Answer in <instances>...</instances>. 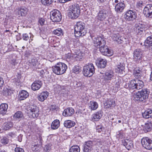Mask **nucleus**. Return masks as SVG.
Listing matches in <instances>:
<instances>
[{"label": "nucleus", "mask_w": 152, "mask_h": 152, "mask_svg": "<svg viewBox=\"0 0 152 152\" xmlns=\"http://www.w3.org/2000/svg\"><path fill=\"white\" fill-rule=\"evenodd\" d=\"M136 31L137 34L140 35L145 32L146 29V26L144 24L139 23L136 25Z\"/></svg>", "instance_id": "obj_15"}, {"label": "nucleus", "mask_w": 152, "mask_h": 152, "mask_svg": "<svg viewBox=\"0 0 152 152\" xmlns=\"http://www.w3.org/2000/svg\"><path fill=\"white\" fill-rule=\"evenodd\" d=\"M143 13L146 17L152 18V4L146 5L143 10Z\"/></svg>", "instance_id": "obj_11"}, {"label": "nucleus", "mask_w": 152, "mask_h": 152, "mask_svg": "<svg viewBox=\"0 0 152 152\" xmlns=\"http://www.w3.org/2000/svg\"><path fill=\"white\" fill-rule=\"evenodd\" d=\"M115 101L113 99H108L105 102L104 105L106 108H109L112 105H114L115 104Z\"/></svg>", "instance_id": "obj_38"}, {"label": "nucleus", "mask_w": 152, "mask_h": 152, "mask_svg": "<svg viewBox=\"0 0 152 152\" xmlns=\"http://www.w3.org/2000/svg\"><path fill=\"white\" fill-rule=\"evenodd\" d=\"M124 17L126 21H132L136 19V15L135 12L129 10L126 12Z\"/></svg>", "instance_id": "obj_7"}, {"label": "nucleus", "mask_w": 152, "mask_h": 152, "mask_svg": "<svg viewBox=\"0 0 152 152\" xmlns=\"http://www.w3.org/2000/svg\"><path fill=\"white\" fill-rule=\"evenodd\" d=\"M145 46L148 47L152 46V36L148 37L145 42Z\"/></svg>", "instance_id": "obj_37"}, {"label": "nucleus", "mask_w": 152, "mask_h": 152, "mask_svg": "<svg viewBox=\"0 0 152 152\" xmlns=\"http://www.w3.org/2000/svg\"><path fill=\"white\" fill-rule=\"evenodd\" d=\"M98 1L100 3H103L105 2L106 0H98Z\"/></svg>", "instance_id": "obj_61"}, {"label": "nucleus", "mask_w": 152, "mask_h": 152, "mask_svg": "<svg viewBox=\"0 0 152 152\" xmlns=\"http://www.w3.org/2000/svg\"><path fill=\"white\" fill-rule=\"evenodd\" d=\"M125 7V4L123 2H119L115 6V11L118 13L122 12Z\"/></svg>", "instance_id": "obj_19"}, {"label": "nucleus", "mask_w": 152, "mask_h": 152, "mask_svg": "<svg viewBox=\"0 0 152 152\" xmlns=\"http://www.w3.org/2000/svg\"><path fill=\"white\" fill-rule=\"evenodd\" d=\"M30 34L31 35L30 36V38L31 40L32 41L33 40L32 38H33V35L32 34H31V33H30Z\"/></svg>", "instance_id": "obj_62"}, {"label": "nucleus", "mask_w": 152, "mask_h": 152, "mask_svg": "<svg viewBox=\"0 0 152 152\" xmlns=\"http://www.w3.org/2000/svg\"><path fill=\"white\" fill-rule=\"evenodd\" d=\"M8 106L6 103H2L0 105V113L2 114H5L8 109Z\"/></svg>", "instance_id": "obj_29"}, {"label": "nucleus", "mask_w": 152, "mask_h": 152, "mask_svg": "<svg viewBox=\"0 0 152 152\" xmlns=\"http://www.w3.org/2000/svg\"><path fill=\"white\" fill-rule=\"evenodd\" d=\"M37 60L36 59H32L29 60V62L31 66H34L37 64Z\"/></svg>", "instance_id": "obj_49"}, {"label": "nucleus", "mask_w": 152, "mask_h": 152, "mask_svg": "<svg viewBox=\"0 0 152 152\" xmlns=\"http://www.w3.org/2000/svg\"><path fill=\"white\" fill-rule=\"evenodd\" d=\"M54 0H41L42 4L44 5H49L53 2Z\"/></svg>", "instance_id": "obj_47"}, {"label": "nucleus", "mask_w": 152, "mask_h": 152, "mask_svg": "<svg viewBox=\"0 0 152 152\" xmlns=\"http://www.w3.org/2000/svg\"><path fill=\"white\" fill-rule=\"evenodd\" d=\"M15 152H24L23 150L20 148H15Z\"/></svg>", "instance_id": "obj_53"}, {"label": "nucleus", "mask_w": 152, "mask_h": 152, "mask_svg": "<svg viewBox=\"0 0 152 152\" xmlns=\"http://www.w3.org/2000/svg\"><path fill=\"white\" fill-rule=\"evenodd\" d=\"M96 129L98 132H101L102 131H104V127L101 125L97 126L96 127Z\"/></svg>", "instance_id": "obj_51"}, {"label": "nucleus", "mask_w": 152, "mask_h": 152, "mask_svg": "<svg viewBox=\"0 0 152 152\" xmlns=\"http://www.w3.org/2000/svg\"><path fill=\"white\" fill-rule=\"evenodd\" d=\"M42 84V83L41 81H35L32 84L31 88L33 91L37 90L41 88Z\"/></svg>", "instance_id": "obj_23"}, {"label": "nucleus", "mask_w": 152, "mask_h": 152, "mask_svg": "<svg viewBox=\"0 0 152 152\" xmlns=\"http://www.w3.org/2000/svg\"><path fill=\"white\" fill-rule=\"evenodd\" d=\"M4 83V81L3 78L1 77H0V87L3 85Z\"/></svg>", "instance_id": "obj_57"}, {"label": "nucleus", "mask_w": 152, "mask_h": 152, "mask_svg": "<svg viewBox=\"0 0 152 152\" xmlns=\"http://www.w3.org/2000/svg\"><path fill=\"white\" fill-rule=\"evenodd\" d=\"M107 63V61L105 59L99 58L96 63V64L99 68H104L105 67Z\"/></svg>", "instance_id": "obj_25"}, {"label": "nucleus", "mask_w": 152, "mask_h": 152, "mask_svg": "<svg viewBox=\"0 0 152 152\" xmlns=\"http://www.w3.org/2000/svg\"><path fill=\"white\" fill-rule=\"evenodd\" d=\"M23 116L22 113L20 111L17 112L14 115V117L16 119H20Z\"/></svg>", "instance_id": "obj_46"}, {"label": "nucleus", "mask_w": 152, "mask_h": 152, "mask_svg": "<svg viewBox=\"0 0 152 152\" xmlns=\"http://www.w3.org/2000/svg\"><path fill=\"white\" fill-rule=\"evenodd\" d=\"M50 17L51 20L53 22H59L62 18L60 12L56 10H54L50 12Z\"/></svg>", "instance_id": "obj_6"}, {"label": "nucleus", "mask_w": 152, "mask_h": 152, "mask_svg": "<svg viewBox=\"0 0 152 152\" xmlns=\"http://www.w3.org/2000/svg\"><path fill=\"white\" fill-rule=\"evenodd\" d=\"M99 50L102 53L107 56H110L113 54V51L109 50L107 46H101L99 48Z\"/></svg>", "instance_id": "obj_13"}, {"label": "nucleus", "mask_w": 152, "mask_h": 152, "mask_svg": "<svg viewBox=\"0 0 152 152\" xmlns=\"http://www.w3.org/2000/svg\"><path fill=\"white\" fill-rule=\"evenodd\" d=\"M74 109L72 107L68 108L65 109L63 112V115L65 117L70 116L74 114Z\"/></svg>", "instance_id": "obj_24"}, {"label": "nucleus", "mask_w": 152, "mask_h": 152, "mask_svg": "<svg viewBox=\"0 0 152 152\" xmlns=\"http://www.w3.org/2000/svg\"><path fill=\"white\" fill-rule=\"evenodd\" d=\"M39 143L38 144L37 143V144H36L35 145H34V147L35 146H37L38 145H41L42 144V137L41 136H40L39 137Z\"/></svg>", "instance_id": "obj_55"}, {"label": "nucleus", "mask_w": 152, "mask_h": 152, "mask_svg": "<svg viewBox=\"0 0 152 152\" xmlns=\"http://www.w3.org/2000/svg\"><path fill=\"white\" fill-rule=\"evenodd\" d=\"M143 117L145 118H148L152 117V110L148 109L142 113Z\"/></svg>", "instance_id": "obj_31"}, {"label": "nucleus", "mask_w": 152, "mask_h": 152, "mask_svg": "<svg viewBox=\"0 0 152 152\" xmlns=\"http://www.w3.org/2000/svg\"><path fill=\"white\" fill-rule=\"evenodd\" d=\"M13 126L12 123L11 122L4 123L2 126L3 129L5 130H8Z\"/></svg>", "instance_id": "obj_35"}, {"label": "nucleus", "mask_w": 152, "mask_h": 152, "mask_svg": "<svg viewBox=\"0 0 152 152\" xmlns=\"http://www.w3.org/2000/svg\"><path fill=\"white\" fill-rule=\"evenodd\" d=\"M59 126V121L58 120H56L52 122L51 125V127L53 129H58Z\"/></svg>", "instance_id": "obj_36"}, {"label": "nucleus", "mask_w": 152, "mask_h": 152, "mask_svg": "<svg viewBox=\"0 0 152 152\" xmlns=\"http://www.w3.org/2000/svg\"><path fill=\"white\" fill-rule=\"evenodd\" d=\"M83 53H81L80 52L78 51L76 53L74 54L75 59L77 60L81 59L83 56Z\"/></svg>", "instance_id": "obj_43"}, {"label": "nucleus", "mask_w": 152, "mask_h": 152, "mask_svg": "<svg viewBox=\"0 0 152 152\" xmlns=\"http://www.w3.org/2000/svg\"><path fill=\"white\" fill-rule=\"evenodd\" d=\"M86 33L85 24L82 22H77L75 27V35L76 37L83 36Z\"/></svg>", "instance_id": "obj_1"}, {"label": "nucleus", "mask_w": 152, "mask_h": 152, "mask_svg": "<svg viewBox=\"0 0 152 152\" xmlns=\"http://www.w3.org/2000/svg\"><path fill=\"white\" fill-rule=\"evenodd\" d=\"M122 143L128 150L133 147L132 141L128 139H126L122 140Z\"/></svg>", "instance_id": "obj_22"}, {"label": "nucleus", "mask_w": 152, "mask_h": 152, "mask_svg": "<svg viewBox=\"0 0 152 152\" xmlns=\"http://www.w3.org/2000/svg\"><path fill=\"white\" fill-rule=\"evenodd\" d=\"M115 3H118L119 2H121V0H112Z\"/></svg>", "instance_id": "obj_60"}, {"label": "nucleus", "mask_w": 152, "mask_h": 152, "mask_svg": "<svg viewBox=\"0 0 152 152\" xmlns=\"http://www.w3.org/2000/svg\"><path fill=\"white\" fill-rule=\"evenodd\" d=\"M94 67L92 63L86 64L83 67V73L85 76L90 77L94 74Z\"/></svg>", "instance_id": "obj_5"}, {"label": "nucleus", "mask_w": 152, "mask_h": 152, "mask_svg": "<svg viewBox=\"0 0 152 152\" xmlns=\"http://www.w3.org/2000/svg\"><path fill=\"white\" fill-rule=\"evenodd\" d=\"M49 95V93L47 91L42 92L38 95V99L41 102H43L47 98Z\"/></svg>", "instance_id": "obj_20"}, {"label": "nucleus", "mask_w": 152, "mask_h": 152, "mask_svg": "<svg viewBox=\"0 0 152 152\" xmlns=\"http://www.w3.org/2000/svg\"><path fill=\"white\" fill-rule=\"evenodd\" d=\"M94 45L96 47L99 48L101 46H104L106 42L101 37H94L93 38Z\"/></svg>", "instance_id": "obj_10"}, {"label": "nucleus", "mask_w": 152, "mask_h": 152, "mask_svg": "<svg viewBox=\"0 0 152 152\" xmlns=\"http://www.w3.org/2000/svg\"><path fill=\"white\" fill-rule=\"evenodd\" d=\"M135 80H132L128 84L125 85L126 88H128L130 91L137 89L136 83Z\"/></svg>", "instance_id": "obj_16"}, {"label": "nucleus", "mask_w": 152, "mask_h": 152, "mask_svg": "<svg viewBox=\"0 0 152 152\" xmlns=\"http://www.w3.org/2000/svg\"><path fill=\"white\" fill-rule=\"evenodd\" d=\"M80 151V148L77 145L72 146L69 150V152H79Z\"/></svg>", "instance_id": "obj_42"}, {"label": "nucleus", "mask_w": 152, "mask_h": 152, "mask_svg": "<svg viewBox=\"0 0 152 152\" xmlns=\"http://www.w3.org/2000/svg\"><path fill=\"white\" fill-rule=\"evenodd\" d=\"M136 83V86L137 87V89H140L144 86V84L143 82L141 80L136 79L135 80Z\"/></svg>", "instance_id": "obj_40"}, {"label": "nucleus", "mask_w": 152, "mask_h": 152, "mask_svg": "<svg viewBox=\"0 0 152 152\" xmlns=\"http://www.w3.org/2000/svg\"><path fill=\"white\" fill-rule=\"evenodd\" d=\"M80 9L78 4L72 5L68 12V15L70 18L75 19L79 16L80 14Z\"/></svg>", "instance_id": "obj_4"}, {"label": "nucleus", "mask_w": 152, "mask_h": 152, "mask_svg": "<svg viewBox=\"0 0 152 152\" xmlns=\"http://www.w3.org/2000/svg\"><path fill=\"white\" fill-rule=\"evenodd\" d=\"M141 69L140 68L137 67L134 70L133 75L135 77L139 78L141 75Z\"/></svg>", "instance_id": "obj_32"}, {"label": "nucleus", "mask_w": 152, "mask_h": 152, "mask_svg": "<svg viewBox=\"0 0 152 152\" xmlns=\"http://www.w3.org/2000/svg\"><path fill=\"white\" fill-rule=\"evenodd\" d=\"M107 11L104 7L101 8L99 11L97 18L100 21H103L107 17Z\"/></svg>", "instance_id": "obj_12"}, {"label": "nucleus", "mask_w": 152, "mask_h": 152, "mask_svg": "<svg viewBox=\"0 0 152 152\" xmlns=\"http://www.w3.org/2000/svg\"><path fill=\"white\" fill-rule=\"evenodd\" d=\"M150 79L152 81V71L151 72V75H150Z\"/></svg>", "instance_id": "obj_64"}, {"label": "nucleus", "mask_w": 152, "mask_h": 152, "mask_svg": "<svg viewBox=\"0 0 152 152\" xmlns=\"http://www.w3.org/2000/svg\"><path fill=\"white\" fill-rule=\"evenodd\" d=\"M88 106L89 108L91 110H95L98 107V103L94 101H91L88 104Z\"/></svg>", "instance_id": "obj_33"}, {"label": "nucleus", "mask_w": 152, "mask_h": 152, "mask_svg": "<svg viewBox=\"0 0 152 152\" xmlns=\"http://www.w3.org/2000/svg\"><path fill=\"white\" fill-rule=\"evenodd\" d=\"M142 54V51L139 48L135 50L133 53L134 60L137 61H138L141 60Z\"/></svg>", "instance_id": "obj_14"}, {"label": "nucleus", "mask_w": 152, "mask_h": 152, "mask_svg": "<svg viewBox=\"0 0 152 152\" xmlns=\"http://www.w3.org/2000/svg\"><path fill=\"white\" fill-rule=\"evenodd\" d=\"M5 91L6 92L5 94L6 95H9V92L10 91L8 89H6L5 90Z\"/></svg>", "instance_id": "obj_59"}, {"label": "nucleus", "mask_w": 152, "mask_h": 152, "mask_svg": "<svg viewBox=\"0 0 152 152\" xmlns=\"http://www.w3.org/2000/svg\"><path fill=\"white\" fill-rule=\"evenodd\" d=\"M152 129V125L150 123L145 124L144 129L145 132L150 131Z\"/></svg>", "instance_id": "obj_39"}, {"label": "nucleus", "mask_w": 152, "mask_h": 152, "mask_svg": "<svg viewBox=\"0 0 152 152\" xmlns=\"http://www.w3.org/2000/svg\"><path fill=\"white\" fill-rule=\"evenodd\" d=\"M137 6L138 7H142V2H139L137 3Z\"/></svg>", "instance_id": "obj_58"}, {"label": "nucleus", "mask_w": 152, "mask_h": 152, "mask_svg": "<svg viewBox=\"0 0 152 152\" xmlns=\"http://www.w3.org/2000/svg\"><path fill=\"white\" fill-rule=\"evenodd\" d=\"M28 111L29 114L34 118L37 117L39 114V109L38 108L33 105L30 106Z\"/></svg>", "instance_id": "obj_8"}, {"label": "nucleus", "mask_w": 152, "mask_h": 152, "mask_svg": "<svg viewBox=\"0 0 152 152\" xmlns=\"http://www.w3.org/2000/svg\"><path fill=\"white\" fill-rule=\"evenodd\" d=\"M50 149V146L49 145H45L44 149L47 151H49Z\"/></svg>", "instance_id": "obj_56"}, {"label": "nucleus", "mask_w": 152, "mask_h": 152, "mask_svg": "<svg viewBox=\"0 0 152 152\" xmlns=\"http://www.w3.org/2000/svg\"><path fill=\"white\" fill-rule=\"evenodd\" d=\"M114 75V72L112 71H109L106 72L104 76V80H110L113 77Z\"/></svg>", "instance_id": "obj_26"}, {"label": "nucleus", "mask_w": 152, "mask_h": 152, "mask_svg": "<svg viewBox=\"0 0 152 152\" xmlns=\"http://www.w3.org/2000/svg\"><path fill=\"white\" fill-rule=\"evenodd\" d=\"M102 114L101 111H99L93 114L91 116V120L93 121H97L102 117Z\"/></svg>", "instance_id": "obj_21"}, {"label": "nucleus", "mask_w": 152, "mask_h": 152, "mask_svg": "<svg viewBox=\"0 0 152 152\" xmlns=\"http://www.w3.org/2000/svg\"><path fill=\"white\" fill-rule=\"evenodd\" d=\"M124 63H119L115 67V71L116 72L120 74H123L124 72Z\"/></svg>", "instance_id": "obj_17"}, {"label": "nucleus", "mask_w": 152, "mask_h": 152, "mask_svg": "<svg viewBox=\"0 0 152 152\" xmlns=\"http://www.w3.org/2000/svg\"><path fill=\"white\" fill-rule=\"evenodd\" d=\"M149 93V92L147 89H143L140 91L133 94V99L135 101H143L148 98Z\"/></svg>", "instance_id": "obj_2"}, {"label": "nucleus", "mask_w": 152, "mask_h": 152, "mask_svg": "<svg viewBox=\"0 0 152 152\" xmlns=\"http://www.w3.org/2000/svg\"><path fill=\"white\" fill-rule=\"evenodd\" d=\"M67 67L64 63L59 62L55 66H52L54 73L57 75H62L65 72Z\"/></svg>", "instance_id": "obj_3"}, {"label": "nucleus", "mask_w": 152, "mask_h": 152, "mask_svg": "<svg viewBox=\"0 0 152 152\" xmlns=\"http://www.w3.org/2000/svg\"><path fill=\"white\" fill-rule=\"evenodd\" d=\"M53 33L58 36H61L63 35L64 32L61 28H58L53 31Z\"/></svg>", "instance_id": "obj_41"}, {"label": "nucleus", "mask_w": 152, "mask_h": 152, "mask_svg": "<svg viewBox=\"0 0 152 152\" xmlns=\"http://www.w3.org/2000/svg\"><path fill=\"white\" fill-rule=\"evenodd\" d=\"M23 39L26 41L27 40L29 39V37L26 34H23Z\"/></svg>", "instance_id": "obj_54"}, {"label": "nucleus", "mask_w": 152, "mask_h": 152, "mask_svg": "<svg viewBox=\"0 0 152 152\" xmlns=\"http://www.w3.org/2000/svg\"><path fill=\"white\" fill-rule=\"evenodd\" d=\"M80 69L78 66H75L73 69V72L76 74H78L80 71Z\"/></svg>", "instance_id": "obj_48"}, {"label": "nucleus", "mask_w": 152, "mask_h": 152, "mask_svg": "<svg viewBox=\"0 0 152 152\" xmlns=\"http://www.w3.org/2000/svg\"><path fill=\"white\" fill-rule=\"evenodd\" d=\"M124 39V38L118 34H114L113 37V40L120 44L122 43Z\"/></svg>", "instance_id": "obj_28"}, {"label": "nucleus", "mask_w": 152, "mask_h": 152, "mask_svg": "<svg viewBox=\"0 0 152 152\" xmlns=\"http://www.w3.org/2000/svg\"><path fill=\"white\" fill-rule=\"evenodd\" d=\"M9 140L6 137H4L1 140V143L4 145L7 144L9 142Z\"/></svg>", "instance_id": "obj_50"}, {"label": "nucleus", "mask_w": 152, "mask_h": 152, "mask_svg": "<svg viewBox=\"0 0 152 152\" xmlns=\"http://www.w3.org/2000/svg\"><path fill=\"white\" fill-rule=\"evenodd\" d=\"M66 58L67 61H71L75 59L74 54L68 53L66 54Z\"/></svg>", "instance_id": "obj_44"}, {"label": "nucleus", "mask_w": 152, "mask_h": 152, "mask_svg": "<svg viewBox=\"0 0 152 152\" xmlns=\"http://www.w3.org/2000/svg\"><path fill=\"white\" fill-rule=\"evenodd\" d=\"M141 142L143 147L146 149L150 150L152 148V141L147 137L142 139Z\"/></svg>", "instance_id": "obj_9"}, {"label": "nucleus", "mask_w": 152, "mask_h": 152, "mask_svg": "<svg viewBox=\"0 0 152 152\" xmlns=\"http://www.w3.org/2000/svg\"><path fill=\"white\" fill-rule=\"evenodd\" d=\"M28 96V92L25 90H23L18 95V98L20 100H24Z\"/></svg>", "instance_id": "obj_27"}, {"label": "nucleus", "mask_w": 152, "mask_h": 152, "mask_svg": "<svg viewBox=\"0 0 152 152\" xmlns=\"http://www.w3.org/2000/svg\"><path fill=\"white\" fill-rule=\"evenodd\" d=\"M18 10L19 13H20L21 16H25L26 15L28 11L27 8L25 7L19 8Z\"/></svg>", "instance_id": "obj_34"}, {"label": "nucleus", "mask_w": 152, "mask_h": 152, "mask_svg": "<svg viewBox=\"0 0 152 152\" xmlns=\"http://www.w3.org/2000/svg\"><path fill=\"white\" fill-rule=\"evenodd\" d=\"M10 135L11 136V137H13L15 136V134L12 133H10Z\"/></svg>", "instance_id": "obj_63"}, {"label": "nucleus", "mask_w": 152, "mask_h": 152, "mask_svg": "<svg viewBox=\"0 0 152 152\" xmlns=\"http://www.w3.org/2000/svg\"><path fill=\"white\" fill-rule=\"evenodd\" d=\"M124 136V134L122 131H119L117 133L116 137L117 138L122 139Z\"/></svg>", "instance_id": "obj_45"}, {"label": "nucleus", "mask_w": 152, "mask_h": 152, "mask_svg": "<svg viewBox=\"0 0 152 152\" xmlns=\"http://www.w3.org/2000/svg\"><path fill=\"white\" fill-rule=\"evenodd\" d=\"M75 124L74 121L69 120L65 121L64 123V126L69 128L74 126Z\"/></svg>", "instance_id": "obj_30"}, {"label": "nucleus", "mask_w": 152, "mask_h": 152, "mask_svg": "<svg viewBox=\"0 0 152 152\" xmlns=\"http://www.w3.org/2000/svg\"><path fill=\"white\" fill-rule=\"evenodd\" d=\"M45 20L43 18H40L39 20V23L42 26L45 24Z\"/></svg>", "instance_id": "obj_52"}, {"label": "nucleus", "mask_w": 152, "mask_h": 152, "mask_svg": "<svg viewBox=\"0 0 152 152\" xmlns=\"http://www.w3.org/2000/svg\"><path fill=\"white\" fill-rule=\"evenodd\" d=\"M93 145V142L91 141L85 142L84 148V152H89L92 150Z\"/></svg>", "instance_id": "obj_18"}]
</instances>
